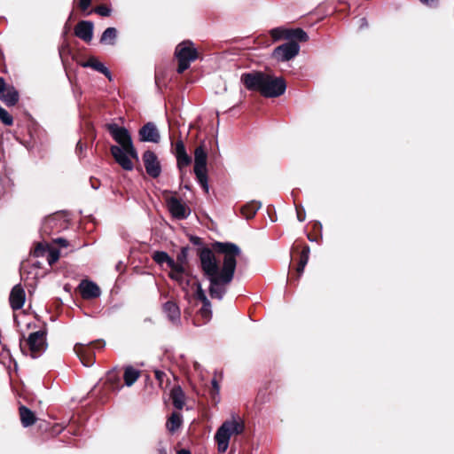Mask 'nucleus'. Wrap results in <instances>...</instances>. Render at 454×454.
<instances>
[{
	"label": "nucleus",
	"mask_w": 454,
	"mask_h": 454,
	"mask_svg": "<svg viewBox=\"0 0 454 454\" xmlns=\"http://www.w3.org/2000/svg\"><path fill=\"white\" fill-rule=\"evenodd\" d=\"M94 25L91 21L87 20V43L91 40L93 35Z\"/></svg>",
	"instance_id": "48"
},
{
	"label": "nucleus",
	"mask_w": 454,
	"mask_h": 454,
	"mask_svg": "<svg viewBox=\"0 0 454 454\" xmlns=\"http://www.w3.org/2000/svg\"><path fill=\"white\" fill-rule=\"evenodd\" d=\"M167 205L168 211L176 219H186L191 213L190 208L176 197L169 198L167 200Z\"/></svg>",
	"instance_id": "11"
},
{
	"label": "nucleus",
	"mask_w": 454,
	"mask_h": 454,
	"mask_svg": "<svg viewBox=\"0 0 454 454\" xmlns=\"http://www.w3.org/2000/svg\"><path fill=\"white\" fill-rule=\"evenodd\" d=\"M189 247H183L176 255V262L185 264L188 259Z\"/></svg>",
	"instance_id": "39"
},
{
	"label": "nucleus",
	"mask_w": 454,
	"mask_h": 454,
	"mask_svg": "<svg viewBox=\"0 0 454 454\" xmlns=\"http://www.w3.org/2000/svg\"><path fill=\"white\" fill-rule=\"evenodd\" d=\"M189 241L200 247L197 254L203 277L209 282L210 297L223 300L234 278L237 257L241 254V249L234 243L221 241L213 242L212 248L204 247L202 239L195 235H190Z\"/></svg>",
	"instance_id": "1"
},
{
	"label": "nucleus",
	"mask_w": 454,
	"mask_h": 454,
	"mask_svg": "<svg viewBox=\"0 0 454 454\" xmlns=\"http://www.w3.org/2000/svg\"><path fill=\"white\" fill-rule=\"evenodd\" d=\"M286 81L282 77H272L267 74L261 94L265 98H277L285 93Z\"/></svg>",
	"instance_id": "6"
},
{
	"label": "nucleus",
	"mask_w": 454,
	"mask_h": 454,
	"mask_svg": "<svg viewBox=\"0 0 454 454\" xmlns=\"http://www.w3.org/2000/svg\"><path fill=\"white\" fill-rule=\"evenodd\" d=\"M196 298L200 301L202 303H205L206 306H208V299L205 294V291L201 287V284L200 282H197V292H196Z\"/></svg>",
	"instance_id": "38"
},
{
	"label": "nucleus",
	"mask_w": 454,
	"mask_h": 454,
	"mask_svg": "<svg viewBox=\"0 0 454 454\" xmlns=\"http://www.w3.org/2000/svg\"><path fill=\"white\" fill-rule=\"evenodd\" d=\"M74 351L79 357L82 365H85V347L82 343H76L74 347Z\"/></svg>",
	"instance_id": "37"
},
{
	"label": "nucleus",
	"mask_w": 454,
	"mask_h": 454,
	"mask_svg": "<svg viewBox=\"0 0 454 454\" xmlns=\"http://www.w3.org/2000/svg\"><path fill=\"white\" fill-rule=\"evenodd\" d=\"M182 416L177 412H173L168 419L167 427L170 432H175L181 427Z\"/></svg>",
	"instance_id": "28"
},
{
	"label": "nucleus",
	"mask_w": 454,
	"mask_h": 454,
	"mask_svg": "<svg viewBox=\"0 0 454 454\" xmlns=\"http://www.w3.org/2000/svg\"><path fill=\"white\" fill-rule=\"evenodd\" d=\"M194 174L198 183L201 185L206 192H208V182L207 169H194Z\"/></svg>",
	"instance_id": "30"
},
{
	"label": "nucleus",
	"mask_w": 454,
	"mask_h": 454,
	"mask_svg": "<svg viewBox=\"0 0 454 454\" xmlns=\"http://www.w3.org/2000/svg\"><path fill=\"white\" fill-rule=\"evenodd\" d=\"M211 384H212V387H213L212 396L215 399V395L219 394L220 387H219V384H218V382H217V380L215 379H213L211 380Z\"/></svg>",
	"instance_id": "49"
},
{
	"label": "nucleus",
	"mask_w": 454,
	"mask_h": 454,
	"mask_svg": "<svg viewBox=\"0 0 454 454\" xmlns=\"http://www.w3.org/2000/svg\"><path fill=\"white\" fill-rule=\"evenodd\" d=\"M73 90H74V93L75 96H76L77 91L79 90V96H80V98L82 97L81 88H78L76 84H75V86L73 87Z\"/></svg>",
	"instance_id": "54"
},
{
	"label": "nucleus",
	"mask_w": 454,
	"mask_h": 454,
	"mask_svg": "<svg viewBox=\"0 0 454 454\" xmlns=\"http://www.w3.org/2000/svg\"><path fill=\"white\" fill-rule=\"evenodd\" d=\"M100 294L99 286L95 282L87 279V299L98 298Z\"/></svg>",
	"instance_id": "31"
},
{
	"label": "nucleus",
	"mask_w": 454,
	"mask_h": 454,
	"mask_svg": "<svg viewBox=\"0 0 454 454\" xmlns=\"http://www.w3.org/2000/svg\"><path fill=\"white\" fill-rule=\"evenodd\" d=\"M261 207L262 203L260 201H251L241 207V214L247 219H251L254 216V215L261 208Z\"/></svg>",
	"instance_id": "24"
},
{
	"label": "nucleus",
	"mask_w": 454,
	"mask_h": 454,
	"mask_svg": "<svg viewBox=\"0 0 454 454\" xmlns=\"http://www.w3.org/2000/svg\"><path fill=\"white\" fill-rule=\"evenodd\" d=\"M45 258H46L49 265L54 264L59 258V250L50 247V249L48 250V252L45 255Z\"/></svg>",
	"instance_id": "36"
},
{
	"label": "nucleus",
	"mask_w": 454,
	"mask_h": 454,
	"mask_svg": "<svg viewBox=\"0 0 454 454\" xmlns=\"http://www.w3.org/2000/svg\"><path fill=\"white\" fill-rule=\"evenodd\" d=\"M106 382L110 385L113 390L120 389L121 385V376L117 372L116 368L109 371L106 374Z\"/></svg>",
	"instance_id": "25"
},
{
	"label": "nucleus",
	"mask_w": 454,
	"mask_h": 454,
	"mask_svg": "<svg viewBox=\"0 0 454 454\" xmlns=\"http://www.w3.org/2000/svg\"><path fill=\"white\" fill-rule=\"evenodd\" d=\"M86 219H87V225H88L90 223H94V222H95V219H94L91 215H87V216H86Z\"/></svg>",
	"instance_id": "57"
},
{
	"label": "nucleus",
	"mask_w": 454,
	"mask_h": 454,
	"mask_svg": "<svg viewBox=\"0 0 454 454\" xmlns=\"http://www.w3.org/2000/svg\"><path fill=\"white\" fill-rule=\"evenodd\" d=\"M163 310L168 318L174 325H178L180 323V309L175 302L171 301L165 302L163 305Z\"/></svg>",
	"instance_id": "16"
},
{
	"label": "nucleus",
	"mask_w": 454,
	"mask_h": 454,
	"mask_svg": "<svg viewBox=\"0 0 454 454\" xmlns=\"http://www.w3.org/2000/svg\"><path fill=\"white\" fill-rule=\"evenodd\" d=\"M95 12L103 17H107L111 14V9L106 5H99L95 8Z\"/></svg>",
	"instance_id": "45"
},
{
	"label": "nucleus",
	"mask_w": 454,
	"mask_h": 454,
	"mask_svg": "<svg viewBox=\"0 0 454 454\" xmlns=\"http://www.w3.org/2000/svg\"><path fill=\"white\" fill-rule=\"evenodd\" d=\"M26 342L28 346L31 357L37 358L47 348L46 333L42 330L31 333Z\"/></svg>",
	"instance_id": "4"
},
{
	"label": "nucleus",
	"mask_w": 454,
	"mask_h": 454,
	"mask_svg": "<svg viewBox=\"0 0 454 454\" xmlns=\"http://www.w3.org/2000/svg\"><path fill=\"white\" fill-rule=\"evenodd\" d=\"M95 363L94 355L90 354V345L87 344V367L91 366Z\"/></svg>",
	"instance_id": "47"
},
{
	"label": "nucleus",
	"mask_w": 454,
	"mask_h": 454,
	"mask_svg": "<svg viewBox=\"0 0 454 454\" xmlns=\"http://www.w3.org/2000/svg\"><path fill=\"white\" fill-rule=\"evenodd\" d=\"M234 451L233 450V447H231V453L230 454H232V452Z\"/></svg>",
	"instance_id": "64"
},
{
	"label": "nucleus",
	"mask_w": 454,
	"mask_h": 454,
	"mask_svg": "<svg viewBox=\"0 0 454 454\" xmlns=\"http://www.w3.org/2000/svg\"><path fill=\"white\" fill-rule=\"evenodd\" d=\"M90 182H92V181L90 180ZM91 187H92L93 189H97V187L93 184V183H91Z\"/></svg>",
	"instance_id": "62"
},
{
	"label": "nucleus",
	"mask_w": 454,
	"mask_h": 454,
	"mask_svg": "<svg viewBox=\"0 0 454 454\" xmlns=\"http://www.w3.org/2000/svg\"><path fill=\"white\" fill-rule=\"evenodd\" d=\"M361 22H362L361 27L367 26V20L365 18L361 19Z\"/></svg>",
	"instance_id": "59"
},
{
	"label": "nucleus",
	"mask_w": 454,
	"mask_h": 454,
	"mask_svg": "<svg viewBox=\"0 0 454 454\" xmlns=\"http://www.w3.org/2000/svg\"><path fill=\"white\" fill-rule=\"evenodd\" d=\"M7 90L4 78L0 77V96Z\"/></svg>",
	"instance_id": "51"
},
{
	"label": "nucleus",
	"mask_w": 454,
	"mask_h": 454,
	"mask_svg": "<svg viewBox=\"0 0 454 454\" xmlns=\"http://www.w3.org/2000/svg\"><path fill=\"white\" fill-rule=\"evenodd\" d=\"M300 52V45L297 42L289 41L273 50L272 58L278 62L289 61Z\"/></svg>",
	"instance_id": "7"
},
{
	"label": "nucleus",
	"mask_w": 454,
	"mask_h": 454,
	"mask_svg": "<svg viewBox=\"0 0 454 454\" xmlns=\"http://www.w3.org/2000/svg\"><path fill=\"white\" fill-rule=\"evenodd\" d=\"M140 377V371L131 365L124 368L123 380L127 387H131Z\"/></svg>",
	"instance_id": "21"
},
{
	"label": "nucleus",
	"mask_w": 454,
	"mask_h": 454,
	"mask_svg": "<svg viewBox=\"0 0 454 454\" xmlns=\"http://www.w3.org/2000/svg\"><path fill=\"white\" fill-rule=\"evenodd\" d=\"M74 34L80 39L85 41V20H81L77 24Z\"/></svg>",
	"instance_id": "40"
},
{
	"label": "nucleus",
	"mask_w": 454,
	"mask_h": 454,
	"mask_svg": "<svg viewBox=\"0 0 454 454\" xmlns=\"http://www.w3.org/2000/svg\"><path fill=\"white\" fill-rule=\"evenodd\" d=\"M0 121L6 126H12L13 124V118L12 115L0 106Z\"/></svg>",
	"instance_id": "35"
},
{
	"label": "nucleus",
	"mask_w": 454,
	"mask_h": 454,
	"mask_svg": "<svg viewBox=\"0 0 454 454\" xmlns=\"http://www.w3.org/2000/svg\"><path fill=\"white\" fill-rule=\"evenodd\" d=\"M20 416L21 424L24 427L32 426L36 420L34 412L23 405L20 407Z\"/></svg>",
	"instance_id": "22"
},
{
	"label": "nucleus",
	"mask_w": 454,
	"mask_h": 454,
	"mask_svg": "<svg viewBox=\"0 0 454 454\" xmlns=\"http://www.w3.org/2000/svg\"><path fill=\"white\" fill-rule=\"evenodd\" d=\"M286 40L294 42H307L309 40L308 34L302 28H288Z\"/></svg>",
	"instance_id": "20"
},
{
	"label": "nucleus",
	"mask_w": 454,
	"mask_h": 454,
	"mask_svg": "<svg viewBox=\"0 0 454 454\" xmlns=\"http://www.w3.org/2000/svg\"><path fill=\"white\" fill-rule=\"evenodd\" d=\"M87 67H91L92 69L103 74L109 81H112L113 79L110 70L96 58L90 57L87 59Z\"/></svg>",
	"instance_id": "18"
},
{
	"label": "nucleus",
	"mask_w": 454,
	"mask_h": 454,
	"mask_svg": "<svg viewBox=\"0 0 454 454\" xmlns=\"http://www.w3.org/2000/svg\"><path fill=\"white\" fill-rule=\"evenodd\" d=\"M91 3V0H87V8L89 7V5Z\"/></svg>",
	"instance_id": "61"
},
{
	"label": "nucleus",
	"mask_w": 454,
	"mask_h": 454,
	"mask_svg": "<svg viewBox=\"0 0 454 454\" xmlns=\"http://www.w3.org/2000/svg\"><path fill=\"white\" fill-rule=\"evenodd\" d=\"M422 4H427L428 6H436L438 0H419Z\"/></svg>",
	"instance_id": "50"
},
{
	"label": "nucleus",
	"mask_w": 454,
	"mask_h": 454,
	"mask_svg": "<svg viewBox=\"0 0 454 454\" xmlns=\"http://www.w3.org/2000/svg\"><path fill=\"white\" fill-rule=\"evenodd\" d=\"M184 188L187 189V190L190 189V187L188 185H184Z\"/></svg>",
	"instance_id": "63"
},
{
	"label": "nucleus",
	"mask_w": 454,
	"mask_h": 454,
	"mask_svg": "<svg viewBox=\"0 0 454 454\" xmlns=\"http://www.w3.org/2000/svg\"><path fill=\"white\" fill-rule=\"evenodd\" d=\"M175 55L176 59L189 60H195L198 58L197 50L190 41L179 43L176 48Z\"/></svg>",
	"instance_id": "14"
},
{
	"label": "nucleus",
	"mask_w": 454,
	"mask_h": 454,
	"mask_svg": "<svg viewBox=\"0 0 454 454\" xmlns=\"http://www.w3.org/2000/svg\"><path fill=\"white\" fill-rule=\"evenodd\" d=\"M0 99L8 106H13L19 101V93L14 87H9L0 96Z\"/></svg>",
	"instance_id": "19"
},
{
	"label": "nucleus",
	"mask_w": 454,
	"mask_h": 454,
	"mask_svg": "<svg viewBox=\"0 0 454 454\" xmlns=\"http://www.w3.org/2000/svg\"><path fill=\"white\" fill-rule=\"evenodd\" d=\"M79 7L82 11H85V0H79Z\"/></svg>",
	"instance_id": "55"
},
{
	"label": "nucleus",
	"mask_w": 454,
	"mask_h": 454,
	"mask_svg": "<svg viewBox=\"0 0 454 454\" xmlns=\"http://www.w3.org/2000/svg\"><path fill=\"white\" fill-rule=\"evenodd\" d=\"M176 454H191L190 450H186V449H181L180 450H178L176 452Z\"/></svg>",
	"instance_id": "56"
},
{
	"label": "nucleus",
	"mask_w": 454,
	"mask_h": 454,
	"mask_svg": "<svg viewBox=\"0 0 454 454\" xmlns=\"http://www.w3.org/2000/svg\"><path fill=\"white\" fill-rule=\"evenodd\" d=\"M168 267L171 269V271L187 275V272L184 268V264L176 262V261L174 259H173V263H170Z\"/></svg>",
	"instance_id": "42"
},
{
	"label": "nucleus",
	"mask_w": 454,
	"mask_h": 454,
	"mask_svg": "<svg viewBox=\"0 0 454 454\" xmlns=\"http://www.w3.org/2000/svg\"><path fill=\"white\" fill-rule=\"evenodd\" d=\"M200 313L201 317L206 320H209L211 318L212 311L210 301H208V306H206L205 303H202V308L200 309Z\"/></svg>",
	"instance_id": "41"
},
{
	"label": "nucleus",
	"mask_w": 454,
	"mask_h": 454,
	"mask_svg": "<svg viewBox=\"0 0 454 454\" xmlns=\"http://www.w3.org/2000/svg\"><path fill=\"white\" fill-rule=\"evenodd\" d=\"M207 153L203 145L194 151V169H207Z\"/></svg>",
	"instance_id": "17"
},
{
	"label": "nucleus",
	"mask_w": 454,
	"mask_h": 454,
	"mask_svg": "<svg viewBox=\"0 0 454 454\" xmlns=\"http://www.w3.org/2000/svg\"><path fill=\"white\" fill-rule=\"evenodd\" d=\"M110 152L114 160L127 171L133 169L134 165L130 160L133 159V154L129 152L128 147H119L118 145H111Z\"/></svg>",
	"instance_id": "8"
},
{
	"label": "nucleus",
	"mask_w": 454,
	"mask_h": 454,
	"mask_svg": "<svg viewBox=\"0 0 454 454\" xmlns=\"http://www.w3.org/2000/svg\"><path fill=\"white\" fill-rule=\"evenodd\" d=\"M245 430L244 422L241 419H231L225 420L217 429L215 440L218 451L223 453L227 450L231 436L241 434Z\"/></svg>",
	"instance_id": "2"
},
{
	"label": "nucleus",
	"mask_w": 454,
	"mask_h": 454,
	"mask_svg": "<svg viewBox=\"0 0 454 454\" xmlns=\"http://www.w3.org/2000/svg\"><path fill=\"white\" fill-rule=\"evenodd\" d=\"M169 278L175 281H176L183 288L188 287L190 286V280L185 278L184 274L176 273L175 271H170L168 274Z\"/></svg>",
	"instance_id": "33"
},
{
	"label": "nucleus",
	"mask_w": 454,
	"mask_h": 454,
	"mask_svg": "<svg viewBox=\"0 0 454 454\" xmlns=\"http://www.w3.org/2000/svg\"><path fill=\"white\" fill-rule=\"evenodd\" d=\"M297 218L300 222H303L305 220V215L301 214L298 209H297Z\"/></svg>",
	"instance_id": "53"
},
{
	"label": "nucleus",
	"mask_w": 454,
	"mask_h": 454,
	"mask_svg": "<svg viewBox=\"0 0 454 454\" xmlns=\"http://www.w3.org/2000/svg\"><path fill=\"white\" fill-rule=\"evenodd\" d=\"M154 376L159 383V386L160 387H162L163 382H164L165 379L167 378L166 372L156 369V370H154Z\"/></svg>",
	"instance_id": "44"
},
{
	"label": "nucleus",
	"mask_w": 454,
	"mask_h": 454,
	"mask_svg": "<svg viewBox=\"0 0 454 454\" xmlns=\"http://www.w3.org/2000/svg\"><path fill=\"white\" fill-rule=\"evenodd\" d=\"M153 260L159 265H162L163 263H167L169 266L170 263H173V258H171L168 253L164 251H155L153 252Z\"/></svg>",
	"instance_id": "27"
},
{
	"label": "nucleus",
	"mask_w": 454,
	"mask_h": 454,
	"mask_svg": "<svg viewBox=\"0 0 454 454\" xmlns=\"http://www.w3.org/2000/svg\"><path fill=\"white\" fill-rule=\"evenodd\" d=\"M143 161L145 168L148 176L153 178H157L161 173L160 163L154 152L147 150L144 153Z\"/></svg>",
	"instance_id": "9"
},
{
	"label": "nucleus",
	"mask_w": 454,
	"mask_h": 454,
	"mask_svg": "<svg viewBox=\"0 0 454 454\" xmlns=\"http://www.w3.org/2000/svg\"><path fill=\"white\" fill-rule=\"evenodd\" d=\"M82 142H81V140H79L77 143L76 150H79L80 152H82Z\"/></svg>",
	"instance_id": "58"
},
{
	"label": "nucleus",
	"mask_w": 454,
	"mask_h": 454,
	"mask_svg": "<svg viewBox=\"0 0 454 454\" xmlns=\"http://www.w3.org/2000/svg\"><path fill=\"white\" fill-rule=\"evenodd\" d=\"M288 28L283 27H278L270 30V35L273 42H278L281 39H286Z\"/></svg>",
	"instance_id": "32"
},
{
	"label": "nucleus",
	"mask_w": 454,
	"mask_h": 454,
	"mask_svg": "<svg viewBox=\"0 0 454 454\" xmlns=\"http://www.w3.org/2000/svg\"><path fill=\"white\" fill-rule=\"evenodd\" d=\"M173 153L176 159V165L180 170L188 167L192 162V158L188 155L184 142L179 139L173 146Z\"/></svg>",
	"instance_id": "13"
},
{
	"label": "nucleus",
	"mask_w": 454,
	"mask_h": 454,
	"mask_svg": "<svg viewBox=\"0 0 454 454\" xmlns=\"http://www.w3.org/2000/svg\"><path fill=\"white\" fill-rule=\"evenodd\" d=\"M79 65H80L82 67H85V61H84V60H80V61H79Z\"/></svg>",
	"instance_id": "60"
},
{
	"label": "nucleus",
	"mask_w": 454,
	"mask_h": 454,
	"mask_svg": "<svg viewBox=\"0 0 454 454\" xmlns=\"http://www.w3.org/2000/svg\"><path fill=\"white\" fill-rule=\"evenodd\" d=\"M267 74L262 71H251L243 73L240 76V82L249 91L262 92Z\"/></svg>",
	"instance_id": "5"
},
{
	"label": "nucleus",
	"mask_w": 454,
	"mask_h": 454,
	"mask_svg": "<svg viewBox=\"0 0 454 454\" xmlns=\"http://www.w3.org/2000/svg\"><path fill=\"white\" fill-rule=\"evenodd\" d=\"M50 246L46 242H39L33 251V255L35 257H45L48 250L50 249Z\"/></svg>",
	"instance_id": "34"
},
{
	"label": "nucleus",
	"mask_w": 454,
	"mask_h": 454,
	"mask_svg": "<svg viewBox=\"0 0 454 454\" xmlns=\"http://www.w3.org/2000/svg\"><path fill=\"white\" fill-rule=\"evenodd\" d=\"M117 36V30L114 27H107L102 34L100 42L105 44L114 45Z\"/></svg>",
	"instance_id": "26"
},
{
	"label": "nucleus",
	"mask_w": 454,
	"mask_h": 454,
	"mask_svg": "<svg viewBox=\"0 0 454 454\" xmlns=\"http://www.w3.org/2000/svg\"><path fill=\"white\" fill-rule=\"evenodd\" d=\"M76 292L81 295L82 299H85V278L80 281Z\"/></svg>",
	"instance_id": "46"
},
{
	"label": "nucleus",
	"mask_w": 454,
	"mask_h": 454,
	"mask_svg": "<svg viewBox=\"0 0 454 454\" xmlns=\"http://www.w3.org/2000/svg\"><path fill=\"white\" fill-rule=\"evenodd\" d=\"M67 227V223L61 215H52L46 217L41 227V231L44 234L57 233L60 230Z\"/></svg>",
	"instance_id": "10"
},
{
	"label": "nucleus",
	"mask_w": 454,
	"mask_h": 454,
	"mask_svg": "<svg viewBox=\"0 0 454 454\" xmlns=\"http://www.w3.org/2000/svg\"><path fill=\"white\" fill-rule=\"evenodd\" d=\"M139 140L158 144L160 140L159 129L154 122L149 121L143 125L138 131Z\"/></svg>",
	"instance_id": "12"
},
{
	"label": "nucleus",
	"mask_w": 454,
	"mask_h": 454,
	"mask_svg": "<svg viewBox=\"0 0 454 454\" xmlns=\"http://www.w3.org/2000/svg\"><path fill=\"white\" fill-rule=\"evenodd\" d=\"M309 253H310L309 247L306 245L302 248V251H301V256H300L299 265L296 269L299 275H301L303 273L304 268L309 261Z\"/></svg>",
	"instance_id": "29"
},
{
	"label": "nucleus",
	"mask_w": 454,
	"mask_h": 454,
	"mask_svg": "<svg viewBox=\"0 0 454 454\" xmlns=\"http://www.w3.org/2000/svg\"><path fill=\"white\" fill-rule=\"evenodd\" d=\"M178 60V67H177V73L178 74H183L186 69H188L190 67V64L192 60H189V59H177Z\"/></svg>",
	"instance_id": "43"
},
{
	"label": "nucleus",
	"mask_w": 454,
	"mask_h": 454,
	"mask_svg": "<svg viewBox=\"0 0 454 454\" xmlns=\"http://www.w3.org/2000/svg\"><path fill=\"white\" fill-rule=\"evenodd\" d=\"M172 403L176 409L181 410L184 405V394L180 387H175L170 393Z\"/></svg>",
	"instance_id": "23"
},
{
	"label": "nucleus",
	"mask_w": 454,
	"mask_h": 454,
	"mask_svg": "<svg viewBox=\"0 0 454 454\" xmlns=\"http://www.w3.org/2000/svg\"><path fill=\"white\" fill-rule=\"evenodd\" d=\"M54 242L60 244L62 247L67 246V241L62 238H57L53 239Z\"/></svg>",
	"instance_id": "52"
},
{
	"label": "nucleus",
	"mask_w": 454,
	"mask_h": 454,
	"mask_svg": "<svg viewBox=\"0 0 454 454\" xmlns=\"http://www.w3.org/2000/svg\"><path fill=\"white\" fill-rule=\"evenodd\" d=\"M106 129L112 138L119 145V147H128L133 154V159L138 160V153L133 145L129 131L125 127H121L117 123H106Z\"/></svg>",
	"instance_id": "3"
},
{
	"label": "nucleus",
	"mask_w": 454,
	"mask_h": 454,
	"mask_svg": "<svg viewBox=\"0 0 454 454\" xmlns=\"http://www.w3.org/2000/svg\"><path fill=\"white\" fill-rule=\"evenodd\" d=\"M25 300L26 294L24 288L20 284L14 286L11 291L9 297V301L12 309L13 310H18L21 309L25 303Z\"/></svg>",
	"instance_id": "15"
}]
</instances>
